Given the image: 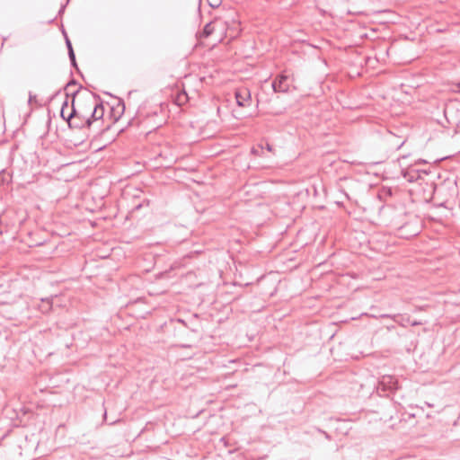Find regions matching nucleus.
Returning a JSON list of instances; mask_svg holds the SVG:
<instances>
[{
    "label": "nucleus",
    "mask_w": 460,
    "mask_h": 460,
    "mask_svg": "<svg viewBox=\"0 0 460 460\" xmlns=\"http://www.w3.org/2000/svg\"><path fill=\"white\" fill-rule=\"evenodd\" d=\"M66 45L67 47V50L68 51H71V49H73L71 41H70V40L68 39V37L66 35Z\"/></svg>",
    "instance_id": "obj_11"
},
{
    "label": "nucleus",
    "mask_w": 460,
    "mask_h": 460,
    "mask_svg": "<svg viewBox=\"0 0 460 460\" xmlns=\"http://www.w3.org/2000/svg\"><path fill=\"white\" fill-rule=\"evenodd\" d=\"M207 1H208V4H209V6H211L212 8L218 7L222 3V0H207Z\"/></svg>",
    "instance_id": "obj_9"
},
{
    "label": "nucleus",
    "mask_w": 460,
    "mask_h": 460,
    "mask_svg": "<svg viewBox=\"0 0 460 460\" xmlns=\"http://www.w3.org/2000/svg\"><path fill=\"white\" fill-rule=\"evenodd\" d=\"M291 85V80L288 75L281 74L272 82L274 92L287 93Z\"/></svg>",
    "instance_id": "obj_3"
},
{
    "label": "nucleus",
    "mask_w": 460,
    "mask_h": 460,
    "mask_svg": "<svg viewBox=\"0 0 460 460\" xmlns=\"http://www.w3.org/2000/svg\"><path fill=\"white\" fill-rule=\"evenodd\" d=\"M218 28L221 31L224 29V27L222 26V24L219 21L215 20L214 22H210L205 25L199 37L200 38H208L210 35H212Z\"/></svg>",
    "instance_id": "obj_5"
},
{
    "label": "nucleus",
    "mask_w": 460,
    "mask_h": 460,
    "mask_svg": "<svg viewBox=\"0 0 460 460\" xmlns=\"http://www.w3.org/2000/svg\"><path fill=\"white\" fill-rule=\"evenodd\" d=\"M323 432L325 434V438H330L329 435L326 432H324V431H323Z\"/></svg>",
    "instance_id": "obj_20"
},
{
    "label": "nucleus",
    "mask_w": 460,
    "mask_h": 460,
    "mask_svg": "<svg viewBox=\"0 0 460 460\" xmlns=\"http://www.w3.org/2000/svg\"><path fill=\"white\" fill-rule=\"evenodd\" d=\"M68 110L67 98L63 102L60 115L68 123L69 128L81 129L90 128L93 122L101 119L104 114V108L98 95L92 92L79 94L76 90L73 93L72 106Z\"/></svg>",
    "instance_id": "obj_1"
},
{
    "label": "nucleus",
    "mask_w": 460,
    "mask_h": 460,
    "mask_svg": "<svg viewBox=\"0 0 460 460\" xmlns=\"http://www.w3.org/2000/svg\"><path fill=\"white\" fill-rule=\"evenodd\" d=\"M71 84H75V81L72 80L71 82L67 83L66 87L70 86Z\"/></svg>",
    "instance_id": "obj_16"
},
{
    "label": "nucleus",
    "mask_w": 460,
    "mask_h": 460,
    "mask_svg": "<svg viewBox=\"0 0 460 460\" xmlns=\"http://www.w3.org/2000/svg\"><path fill=\"white\" fill-rule=\"evenodd\" d=\"M144 204L148 206L149 205V201L148 200H144L142 203H138L137 205H136L134 207V210H138L140 208H142L144 206Z\"/></svg>",
    "instance_id": "obj_10"
},
{
    "label": "nucleus",
    "mask_w": 460,
    "mask_h": 460,
    "mask_svg": "<svg viewBox=\"0 0 460 460\" xmlns=\"http://www.w3.org/2000/svg\"><path fill=\"white\" fill-rule=\"evenodd\" d=\"M31 101H33V98H32V96H31V95H30L29 102H31Z\"/></svg>",
    "instance_id": "obj_22"
},
{
    "label": "nucleus",
    "mask_w": 460,
    "mask_h": 460,
    "mask_svg": "<svg viewBox=\"0 0 460 460\" xmlns=\"http://www.w3.org/2000/svg\"><path fill=\"white\" fill-rule=\"evenodd\" d=\"M421 173L427 174L426 171H420L414 167H409L403 172V177L410 182L415 181L421 177Z\"/></svg>",
    "instance_id": "obj_6"
},
{
    "label": "nucleus",
    "mask_w": 460,
    "mask_h": 460,
    "mask_svg": "<svg viewBox=\"0 0 460 460\" xmlns=\"http://www.w3.org/2000/svg\"><path fill=\"white\" fill-rule=\"evenodd\" d=\"M420 324H421V322H418V321H413L411 323V326H417V325H420Z\"/></svg>",
    "instance_id": "obj_14"
},
{
    "label": "nucleus",
    "mask_w": 460,
    "mask_h": 460,
    "mask_svg": "<svg viewBox=\"0 0 460 460\" xmlns=\"http://www.w3.org/2000/svg\"><path fill=\"white\" fill-rule=\"evenodd\" d=\"M236 103L240 107H249L252 105V95L251 92L246 87L239 88L235 91Z\"/></svg>",
    "instance_id": "obj_2"
},
{
    "label": "nucleus",
    "mask_w": 460,
    "mask_h": 460,
    "mask_svg": "<svg viewBox=\"0 0 460 460\" xmlns=\"http://www.w3.org/2000/svg\"><path fill=\"white\" fill-rule=\"evenodd\" d=\"M395 138L396 137L394 136L390 135L388 137V143L390 144L392 148H394L395 150H399L405 143V140L403 139V140L399 141V140H396Z\"/></svg>",
    "instance_id": "obj_8"
},
{
    "label": "nucleus",
    "mask_w": 460,
    "mask_h": 460,
    "mask_svg": "<svg viewBox=\"0 0 460 460\" xmlns=\"http://www.w3.org/2000/svg\"><path fill=\"white\" fill-rule=\"evenodd\" d=\"M181 348H190V345H181Z\"/></svg>",
    "instance_id": "obj_19"
},
{
    "label": "nucleus",
    "mask_w": 460,
    "mask_h": 460,
    "mask_svg": "<svg viewBox=\"0 0 460 460\" xmlns=\"http://www.w3.org/2000/svg\"><path fill=\"white\" fill-rule=\"evenodd\" d=\"M457 91L460 92V85H458V90Z\"/></svg>",
    "instance_id": "obj_23"
},
{
    "label": "nucleus",
    "mask_w": 460,
    "mask_h": 460,
    "mask_svg": "<svg viewBox=\"0 0 460 460\" xmlns=\"http://www.w3.org/2000/svg\"><path fill=\"white\" fill-rule=\"evenodd\" d=\"M68 57H69V59H73L75 58V52H74V49H71V51H68Z\"/></svg>",
    "instance_id": "obj_13"
},
{
    "label": "nucleus",
    "mask_w": 460,
    "mask_h": 460,
    "mask_svg": "<svg viewBox=\"0 0 460 460\" xmlns=\"http://www.w3.org/2000/svg\"><path fill=\"white\" fill-rule=\"evenodd\" d=\"M380 385L383 386L384 390L395 391L398 389V381L394 376H383L380 380Z\"/></svg>",
    "instance_id": "obj_4"
},
{
    "label": "nucleus",
    "mask_w": 460,
    "mask_h": 460,
    "mask_svg": "<svg viewBox=\"0 0 460 460\" xmlns=\"http://www.w3.org/2000/svg\"><path fill=\"white\" fill-rule=\"evenodd\" d=\"M31 101H33V98H32V96H31V95H30L29 102H31Z\"/></svg>",
    "instance_id": "obj_21"
},
{
    "label": "nucleus",
    "mask_w": 460,
    "mask_h": 460,
    "mask_svg": "<svg viewBox=\"0 0 460 460\" xmlns=\"http://www.w3.org/2000/svg\"><path fill=\"white\" fill-rule=\"evenodd\" d=\"M266 148L268 151H271V146L270 144H266Z\"/></svg>",
    "instance_id": "obj_17"
},
{
    "label": "nucleus",
    "mask_w": 460,
    "mask_h": 460,
    "mask_svg": "<svg viewBox=\"0 0 460 460\" xmlns=\"http://www.w3.org/2000/svg\"><path fill=\"white\" fill-rule=\"evenodd\" d=\"M106 418H107V411L106 410L104 411V413H103V420H106Z\"/></svg>",
    "instance_id": "obj_18"
},
{
    "label": "nucleus",
    "mask_w": 460,
    "mask_h": 460,
    "mask_svg": "<svg viewBox=\"0 0 460 460\" xmlns=\"http://www.w3.org/2000/svg\"><path fill=\"white\" fill-rule=\"evenodd\" d=\"M70 61H71V65H72L74 67L77 68V64H76L75 58H74V60H73V59H71Z\"/></svg>",
    "instance_id": "obj_15"
},
{
    "label": "nucleus",
    "mask_w": 460,
    "mask_h": 460,
    "mask_svg": "<svg viewBox=\"0 0 460 460\" xmlns=\"http://www.w3.org/2000/svg\"><path fill=\"white\" fill-rule=\"evenodd\" d=\"M381 317L382 318H391L394 321H395L397 315L396 314L392 315V314H384L381 315Z\"/></svg>",
    "instance_id": "obj_12"
},
{
    "label": "nucleus",
    "mask_w": 460,
    "mask_h": 460,
    "mask_svg": "<svg viewBox=\"0 0 460 460\" xmlns=\"http://www.w3.org/2000/svg\"><path fill=\"white\" fill-rule=\"evenodd\" d=\"M188 100H189L188 94L184 90L179 91L174 97V102L178 106L184 105L188 102Z\"/></svg>",
    "instance_id": "obj_7"
}]
</instances>
